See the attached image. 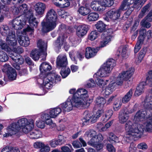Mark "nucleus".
Wrapping results in <instances>:
<instances>
[{
  "label": "nucleus",
  "instance_id": "nucleus-1",
  "mask_svg": "<svg viewBox=\"0 0 152 152\" xmlns=\"http://www.w3.org/2000/svg\"><path fill=\"white\" fill-rule=\"evenodd\" d=\"M88 91L85 89H78L72 97V101L75 106L86 108L89 106L92 99L88 98Z\"/></svg>",
  "mask_w": 152,
  "mask_h": 152
},
{
  "label": "nucleus",
  "instance_id": "nucleus-2",
  "mask_svg": "<svg viewBox=\"0 0 152 152\" xmlns=\"http://www.w3.org/2000/svg\"><path fill=\"white\" fill-rule=\"evenodd\" d=\"M20 124L22 127V131L28 133V135L30 138L37 139L42 137V133L39 130L33 129L34 126V120L33 119L28 120L23 118L19 121Z\"/></svg>",
  "mask_w": 152,
  "mask_h": 152
},
{
  "label": "nucleus",
  "instance_id": "nucleus-3",
  "mask_svg": "<svg viewBox=\"0 0 152 152\" xmlns=\"http://www.w3.org/2000/svg\"><path fill=\"white\" fill-rule=\"evenodd\" d=\"M57 18V15L53 10H48L41 23L42 31L48 32L54 29L58 23Z\"/></svg>",
  "mask_w": 152,
  "mask_h": 152
},
{
  "label": "nucleus",
  "instance_id": "nucleus-4",
  "mask_svg": "<svg viewBox=\"0 0 152 152\" xmlns=\"http://www.w3.org/2000/svg\"><path fill=\"white\" fill-rule=\"evenodd\" d=\"M144 127L141 124L133 123L130 121L125 124L127 137L129 139H134L135 138L140 137L143 134Z\"/></svg>",
  "mask_w": 152,
  "mask_h": 152
},
{
  "label": "nucleus",
  "instance_id": "nucleus-5",
  "mask_svg": "<svg viewBox=\"0 0 152 152\" xmlns=\"http://www.w3.org/2000/svg\"><path fill=\"white\" fill-rule=\"evenodd\" d=\"M145 106L146 109L140 110L137 112L134 117L135 121H142L147 119L151 115V110H152V96H148L145 100Z\"/></svg>",
  "mask_w": 152,
  "mask_h": 152
},
{
  "label": "nucleus",
  "instance_id": "nucleus-6",
  "mask_svg": "<svg viewBox=\"0 0 152 152\" xmlns=\"http://www.w3.org/2000/svg\"><path fill=\"white\" fill-rule=\"evenodd\" d=\"M0 32L2 36L7 37L6 41L9 45L14 47L17 45V41L15 31H10L8 26L3 25L0 27Z\"/></svg>",
  "mask_w": 152,
  "mask_h": 152
},
{
  "label": "nucleus",
  "instance_id": "nucleus-7",
  "mask_svg": "<svg viewBox=\"0 0 152 152\" xmlns=\"http://www.w3.org/2000/svg\"><path fill=\"white\" fill-rule=\"evenodd\" d=\"M8 51H10V57L13 61V66L16 69H19V65L22 64L24 60L23 58L19 55H17V53L20 54L22 53L23 50L22 48L18 47L17 48L13 47L12 49H10Z\"/></svg>",
  "mask_w": 152,
  "mask_h": 152
},
{
  "label": "nucleus",
  "instance_id": "nucleus-8",
  "mask_svg": "<svg viewBox=\"0 0 152 152\" xmlns=\"http://www.w3.org/2000/svg\"><path fill=\"white\" fill-rule=\"evenodd\" d=\"M115 65L116 62L113 59H108L102 65L96 75L101 77L108 76Z\"/></svg>",
  "mask_w": 152,
  "mask_h": 152
},
{
  "label": "nucleus",
  "instance_id": "nucleus-9",
  "mask_svg": "<svg viewBox=\"0 0 152 152\" xmlns=\"http://www.w3.org/2000/svg\"><path fill=\"white\" fill-rule=\"evenodd\" d=\"M119 75L117 77L111 81L103 90L105 95H109L116 89L117 86H121L124 81Z\"/></svg>",
  "mask_w": 152,
  "mask_h": 152
},
{
  "label": "nucleus",
  "instance_id": "nucleus-10",
  "mask_svg": "<svg viewBox=\"0 0 152 152\" xmlns=\"http://www.w3.org/2000/svg\"><path fill=\"white\" fill-rule=\"evenodd\" d=\"M37 45L39 50L34 49L31 51L30 53V56L35 61L39 59L40 52L45 51L47 49L46 44L41 39L38 41Z\"/></svg>",
  "mask_w": 152,
  "mask_h": 152
},
{
  "label": "nucleus",
  "instance_id": "nucleus-11",
  "mask_svg": "<svg viewBox=\"0 0 152 152\" xmlns=\"http://www.w3.org/2000/svg\"><path fill=\"white\" fill-rule=\"evenodd\" d=\"M146 83L150 86H152V71H150L148 72L146 82L143 81L141 82L136 88L134 93L135 96H138L143 92L145 86L146 85Z\"/></svg>",
  "mask_w": 152,
  "mask_h": 152
},
{
  "label": "nucleus",
  "instance_id": "nucleus-12",
  "mask_svg": "<svg viewBox=\"0 0 152 152\" xmlns=\"http://www.w3.org/2000/svg\"><path fill=\"white\" fill-rule=\"evenodd\" d=\"M23 118L17 120V121L13 123L7 128V132L3 134L4 137H7L16 134L19 130L20 128L22 131V127L20 124L19 121Z\"/></svg>",
  "mask_w": 152,
  "mask_h": 152
},
{
  "label": "nucleus",
  "instance_id": "nucleus-13",
  "mask_svg": "<svg viewBox=\"0 0 152 152\" xmlns=\"http://www.w3.org/2000/svg\"><path fill=\"white\" fill-rule=\"evenodd\" d=\"M26 20L23 16L17 17L10 23L12 28L16 30L22 29L26 24Z\"/></svg>",
  "mask_w": 152,
  "mask_h": 152
},
{
  "label": "nucleus",
  "instance_id": "nucleus-14",
  "mask_svg": "<svg viewBox=\"0 0 152 152\" xmlns=\"http://www.w3.org/2000/svg\"><path fill=\"white\" fill-rule=\"evenodd\" d=\"M113 32L112 29L110 28L102 34L100 47L102 48L105 47L111 41L113 37V36H111Z\"/></svg>",
  "mask_w": 152,
  "mask_h": 152
},
{
  "label": "nucleus",
  "instance_id": "nucleus-15",
  "mask_svg": "<svg viewBox=\"0 0 152 152\" xmlns=\"http://www.w3.org/2000/svg\"><path fill=\"white\" fill-rule=\"evenodd\" d=\"M12 12L15 14L21 15V16H23L25 18L28 15V12H31L28 10L27 5L25 4L20 5L18 7H13Z\"/></svg>",
  "mask_w": 152,
  "mask_h": 152
},
{
  "label": "nucleus",
  "instance_id": "nucleus-16",
  "mask_svg": "<svg viewBox=\"0 0 152 152\" xmlns=\"http://www.w3.org/2000/svg\"><path fill=\"white\" fill-rule=\"evenodd\" d=\"M59 106L61 107L62 111L64 113L66 112H69L72 110L73 107L77 108H81V106H77L74 104L72 101V98L71 99L69 98L65 102L61 104Z\"/></svg>",
  "mask_w": 152,
  "mask_h": 152
},
{
  "label": "nucleus",
  "instance_id": "nucleus-17",
  "mask_svg": "<svg viewBox=\"0 0 152 152\" xmlns=\"http://www.w3.org/2000/svg\"><path fill=\"white\" fill-rule=\"evenodd\" d=\"M146 31L145 29L141 28L139 30L140 36L138 40L135 45L134 48L135 53H137L141 48V45L143 43L145 37L146 36Z\"/></svg>",
  "mask_w": 152,
  "mask_h": 152
},
{
  "label": "nucleus",
  "instance_id": "nucleus-18",
  "mask_svg": "<svg viewBox=\"0 0 152 152\" xmlns=\"http://www.w3.org/2000/svg\"><path fill=\"white\" fill-rule=\"evenodd\" d=\"M38 116L40 117V119L44 121L46 124L49 126L50 127L53 128L56 126V124L53 122L48 111L42 113L38 115Z\"/></svg>",
  "mask_w": 152,
  "mask_h": 152
},
{
  "label": "nucleus",
  "instance_id": "nucleus-19",
  "mask_svg": "<svg viewBox=\"0 0 152 152\" xmlns=\"http://www.w3.org/2000/svg\"><path fill=\"white\" fill-rule=\"evenodd\" d=\"M135 111V110L134 108L128 111L126 108L122 110L119 114V119L120 122L122 124L126 122L129 119V114L132 113Z\"/></svg>",
  "mask_w": 152,
  "mask_h": 152
},
{
  "label": "nucleus",
  "instance_id": "nucleus-20",
  "mask_svg": "<svg viewBox=\"0 0 152 152\" xmlns=\"http://www.w3.org/2000/svg\"><path fill=\"white\" fill-rule=\"evenodd\" d=\"M4 70L7 69V75L9 80H14L16 79L17 74L15 69L11 67L9 65L4 66Z\"/></svg>",
  "mask_w": 152,
  "mask_h": 152
},
{
  "label": "nucleus",
  "instance_id": "nucleus-21",
  "mask_svg": "<svg viewBox=\"0 0 152 152\" xmlns=\"http://www.w3.org/2000/svg\"><path fill=\"white\" fill-rule=\"evenodd\" d=\"M90 28L88 25L83 24L80 25L77 28L76 34L79 37H81L85 35Z\"/></svg>",
  "mask_w": 152,
  "mask_h": 152
},
{
  "label": "nucleus",
  "instance_id": "nucleus-22",
  "mask_svg": "<svg viewBox=\"0 0 152 152\" xmlns=\"http://www.w3.org/2000/svg\"><path fill=\"white\" fill-rule=\"evenodd\" d=\"M121 12L119 8L117 9H113L107 12V16L113 20H116L120 17Z\"/></svg>",
  "mask_w": 152,
  "mask_h": 152
},
{
  "label": "nucleus",
  "instance_id": "nucleus-23",
  "mask_svg": "<svg viewBox=\"0 0 152 152\" xmlns=\"http://www.w3.org/2000/svg\"><path fill=\"white\" fill-rule=\"evenodd\" d=\"M66 38V36L65 37L62 35L59 36L55 43L56 50L58 51L62 45H64V47L65 48L66 45L65 39Z\"/></svg>",
  "mask_w": 152,
  "mask_h": 152
},
{
  "label": "nucleus",
  "instance_id": "nucleus-24",
  "mask_svg": "<svg viewBox=\"0 0 152 152\" xmlns=\"http://www.w3.org/2000/svg\"><path fill=\"white\" fill-rule=\"evenodd\" d=\"M124 3H126L130 6H132L134 8H137V9H140L143 5L145 1L143 0H123Z\"/></svg>",
  "mask_w": 152,
  "mask_h": 152
},
{
  "label": "nucleus",
  "instance_id": "nucleus-25",
  "mask_svg": "<svg viewBox=\"0 0 152 152\" xmlns=\"http://www.w3.org/2000/svg\"><path fill=\"white\" fill-rule=\"evenodd\" d=\"M124 3H126L130 6H132L134 8H137V9H140L143 5L145 1L143 0H123Z\"/></svg>",
  "mask_w": 152,
  "mask_h": 152
},
{
  "label": "nucleus",
  "instance_id": "nucleus-26",
  "mask_svg": "<svg viewBox=\"0 0 152 152\" xmlns=\"http://www.w3.org/2000/svg\"><path fill=\"white\" fill-rule=\"evenodd\" d=\"M119 8L121 11L126 10L124 14L125 15H127V16L126 17H127L129 16L134 10L133 7L132 6H130L126 3H124V0L121 2V5Z\"/></svg>",
  "mask_w": 152,
  "mask_h": 152
},
{
  "label": "nucleus",
  "instance_id": "nucleus-27",
  "mask_svg": "<svg viewBox=\"0 0 152 152\" xmlns=\"http://www.w3.org/2000/svg\"><path fill=\"white\" fill-rule=\"evenodd\" d=\"M67 64V58L65 55H60L56 60V64L58 67L64 68Z\"/></svg>",
  "mask_w": 152,
  "mask_h": 152
},
{
  "label": "nucleus",
  "instance_id": "nucleus-28",
  "mask_svg": "<svg viewBox=\"0 0 152 152\" xmlns=\"http://www.w3.org/2000/svg\"><path fill=\"white\" fill-rule=\"evenodd\" d=\"M134 69L130 67L127 71L122 72L119 75L124 81H127L134 74Z\"/></svg>",
  "mask_w": 152,
  "mask_h": 152
},
{
  "label": "nucleus",
  "instance_id": "nucleus-29",
  "mask_svg": "<svg viewBox=\"0 0 152 152\" xmlns=\"http://www.w3.org/2000/svg\"><path fill=\"white\" fill-rule=\"evenodd\" d=\"M52 67L48 63L44 62L42 63L40 66V70L41 74L40 75V77L42 75H47L48 72L51 69Z\"/></svg>",
  "mask_w": 152,
  "mask_h": 152
},
{
  "label": "nucleus",
  "instance_id": "nucleus-30",
  "mask_svg": "<svg viewBox=\"0 0 152 152\" xmlns=\"http://www.w3.org/2000/svg\"><path fill=\"white\" fill-rule=\"evenodd\" d=\"M103 139V137L102 134H97L95 136L92 137L88 142V144L93 147L95 146L98 143L101 142Z\"/></svg>",
  "mask_w": 152,
  "mask_h": 152
},
{
  "label": "nucleus",
  "instance_id": "nucleus-31",
  "mask_svg": "<svg viewBox=\"0 0 152 152\" xmlns=\"http://www.w3.org/2000/svg\"><path fill=\"white\" fill-rule=\"evenodd\" d=\"M98 51L97 48H95L90 47H87L86 49L85 53L86 58L89 59L95 56Z\"/></svg>",
  "mask_w": 152,
  "mask_h": 152
},
{
  "label": "nucleus",
  "instance_id": "nucleus-32",
  "mask_svg": "<svg viewBox=\"0 0 152 152\" xmlns=\"http://www.w3.org/2000/svg\"><path fill=\"white\" fill-rule=\"evenodd\" d=\"M35 10L36 13L39 15H42L46 9L45 4L41 2L37 3L34 6Z\"/></svg>",
  "mask_w": 152,
  "mask_h": 152
},
{
  "label": "nucleus",
  "instance_id": "nucleus-33",
  "mask_svg": "<svg viewBox=\"0 0 152 152\" xmlns=\"http://www.w3.org/2000/svg\"><path fill=\"white\" fill-rule=\"evenodd\" d=\"M17 38L18 43L22 46L26 47L29 44V39L28 37H23L18 35H17Z\"/></svg>",
  "mask_w": 152,
  "mask_h": 152
},
{
  "label": "nucleus",
  "instance_id": "nucleus-34",
  "mask_svg": "<svg viewBox=\"0 0 152 152\" xmlns=\"http://www.w3.org/2000/svg\"><path fill=\"white\" fill-rule=\"evenodd\" d=\"M52 75H48L46 76L42 75V77H40V78H39L37 79V81L38 83L41 85L44 84H47L49 83L50 82H52L53 81L52 77L51 76Z\"/></svg>",
  "mask_w": 152,
  "mask_h": 152
},
{
  "label": "nucleus",
  "instance_id": "nucleus-35",
  "mask_svg": "<svg viewBox=\"0 0 152 152\" xmlns=\"http://www.w3.org/2000/svg\"><path fill=\"white\" fill-rule=\"evenodd\" d=\"M28 13V15L26 17V21L27 20H28L29 23L31 26L37 27L38 22L36 20V18L34 17L32 12Z\"/></svg>",
  "mask_w": 152,
  "mask_h": 152
},
{
  "label": "nucleus",
  "instance_id": "nucleus-36",
  "mask_svg": "<svg viewBox=\"0 0 152 152\" xmlns=\"http://www.w3.org/2000/svg\"><path fill=\"white\" fill-rule=\"evenodd\" d=\"M95 106L97 107L103 108L106 102L105 99L101 97H97L95 100Z\"/></svg>",
  "mask_w": 152,
  "mask_h": 152
},
{
  "label": "nucleus",
  "instance_id": "nucleus-37",
  "mask_svg": "<svg viewBox=\"0 0 152 152\" xmlns=\"http://www.w3.org/2000/svg\"><path fill=\"white\" fill-rule=\"evenodd\" d=\"M61 111V109L59 107H57L51 109L48 111L49 114L52 118H55L56 117Z\"/></svg>",
  "mask_w": 152,
  "mask_h": 152
},
{
  "label": "nucleus",
  "instance_id": "nucleus-38",
  "mask_svg": "<svg viewBox=\"0 0 152 152\" xmlns=\"http://www.w3.org/2000/svg\"><path fill=\"white\" fill-rule=\"evenodd\" d=\"M151 111V115L147 119L146 122L144 124L145 129L149 132H152V110Z\"/></svg>",
  "mask_w": 152,
  "mask_h": 152
},
{
  "label": "nucleus",
  "instance_id": "nucleus-39",
  "mask_svg": "<svg viewBox=\"0 0 152 152\" xmlns=\"http://www.w3.org/2000/svg\"><path fill=\"white\" fill-rule=\"evenodd\" d=\"M79 139L80 142L75 140L73 142L72 144L74 148H81L82 146V145L83 146L86 145V143L82 138H80Z\"/></svg>",
  "mask_w": 152,
  "mask_h": 152
},
{
  "label": "nucleus",
  "instance_id": "nucleus-40",
  "mask_svg": "<svg viewBox=\"0 0 152 152\" xmlns=\"http://www.w3.org/2000/svg\"><path fill=\"white\" fill-rule=\"evenodd\" d=\"M99 18V14L95 12H91L87 16V20L89 21H93L96 20Z\"/></svg>",
  "mask_w": 152,
  "mask_h": 152
},
{
  "label": "nucleus",
  "instance_id": "nucleus-41",
  "mask_svg": "<svg viewBox=\"0 0 152 152\" xmlns=\"http://www.w3.org/2000/svg\"><path fill=\"white\" fill-rule=\"evenodd\" d=\"M98 5L96 11L102 13L106 7H108L107 4L104 1H102L100 3H98Z\"/></svg>",
  "mask_w": 152,
  "mask_h": 152
},
{
  "label": "nucleus",
  "instance_id": "nucleus-42",
  "mask_svg": "<svg viewBox=\"0 0 152 152\" xmlns=\"http://www.w3.org/2000/svg\"><path fill=\"white\" fill-rule=\"evenodd\" d=\"M132 94V90L131 89L122 98V102H123L126 103L129 102L131 98Z\"/></svg>",
  "mask_w": 152,
  "mask_h": 152
},
{
  "label": "nucleus",
  "instance_id": "nucleus-43",
  "mask_svg": "<svg viewBox=\"0 0 152 152\" xmlns=\"http://www.w3.org/2000/svg\"><path fill=\"white\" fill-rule=\"evenodd\" d=\"M103 113L104 110L102 109L98 110L97 111L95 115H93V117H92V118L91 119V122L92 123H95L97 119L101 116Z\"/></svg>",
  "mask_w": 152,
  "mask_h": 152
},
{
  "label": "nucleus",
  "instance_id": "nucleus-44",
  "mask_svg": "<svg viewBox=\"0 0 152 152\" xmlns=\"http://www.w3.org/2000/svg\"><path fill=\"white\" fill-rule=\"evenodd\" d=\"M109 135V138L107 139L108 141L110 143H113L114 142H119L118 137L113 133H110Z\"/></svg>",
  "mask_w": 152,
  "mask_h": 152
},
{
  "label": "nucleus",
  "instance_id": "nucleus-45",
  "mask_svg": "<svg viewBox=\"0 0 152 152\" xmlns=\"http://www.w3.org/2000/svg\"><path fill=\"white\" fill-rule=\"evenodd\" d=\"M95 26L96 29L99 32H102L105 29L106 25L102 21H98Z\"/></svg>",
  "mask_w": 152,
  "mask_h": 152
},
{
  "label": "nucleus",
  "instance_id": "nucleus-46",
  "mask_svg": "<svg viewBox=\"0 0 152 152\" xmlns=\"http://www.w3.org/2000/svg\"><path fill=\"white\" fill-rule=\"evenodd\" d=\"M126 51V47L125 46H121L118 49L117 54L118 56H121L123 57L124 56Z\"/></svg>",
  "mask_w": 152,
  "mask_h": 152
},
{
  "label": "nucleus",
  "instance_id": "nucleus-47",
  "mask_svg": "<svg viewBox=\"0 0 152 152\" xmlns=\"http://www.w3.org/2000/svg\"><path fill=\"white\" fill-rule=\"evenodd\" d=\"M85 115L82 120L84 124H87L90 121L91 123H92L91 122V119L92 117H93V114L90 113H87L86 112L85 113Z\"/></svg>",
  "mask_w": 152,
  "mask_h": 152
},
{
  "label": "nucleus",
  "instance_id": "nucleus-48",
  "mask_svg": "<svg viewBox=\"0 0 152 152\" xmlns=\"http://www.w3.org/2000/svg\"><path fill=\"white\" fill-rule=\"evenodd\" d=\"M70 70L69 68L67 67L62 68L60 74L63 78L66 77L69 74Z\"/></svg>",
  "mask_w": 152,
  "mask_h": 152
},
{
  "label": "nucleus",
  "instance_id": "nucleus-49",
  "mask_svg": "<svg viewBox=\"0 0 152 152\" xmlns=\"http://www.w3.org/2000/svg\"><path fill=\"white\" fill-rule=\"evenodd\" d=\"M78 11L80 15L85 16L90 12V10L88 8L86 7H81L79 9Z\"/></svg>",
  "mask_w": 152,
  "mask_h": 152
},
{
  "label": "nucleus",
  "instance_id": "nucleus-50",
  "mask_svg": "<svg viewBox=\"0 0 152 152\" xmlns=\"http://www.w3.org/2000/svg\"><path fill=\"white\" fill-rule=\"evenodd\" d=\"M96 132L93 129L89 130L86 132L85 134L84 137L87 138L92 137L95 136L97 135Z\"/></svg>",
  "mask_w": 152,
  "mask_h": 152
},
{
  "label": "nucleus",
  "instance_id": "nucleus-51",
  "mask_svg": "<svg viewBox=\"0 0 152 152\" xmlns=\"http://www.w3.org/2000/svg\"><path fill=\"white\" fill-rule=\"evenodd\" d=\"M8 57L6 53L2 51H0V61L4 62L7 61Z\"/></svg>",
  "mask_w": 152,
  "mask_h": 152
},
{
  "label": "nucleus",
  "instance_id": "nucleus-52",
  "mask_svg": "<svg viewBox=\"0 0 152 152\" xmlns=\"http://www.w3.org/2000/svg\"><path fill=\"white\" fill-rule=\"evenodd\" d=\"M98 36V32L96 31H92L90 33L88 39L91 40L93 41Z\"/></svg>",
  "mask_w": 152,
  "mask_h": 152
},
{
  "label": "nucleus",
  "instance_id": "nucleus-53",
  "mask_svg": "<svg viewBox=\"0 0 152 152\" xmlns=\"http://www.w3.org/2000/svg\"><path fill=\"white\" fill-rule=\"evenodd\" d=\"M113 111L112 110H109L105 113V115L103 116L104 119L103 121L106 122L111 117L113 114Z\"/></svg>",
  "mask_w": 152,
  "mask_h": 152
},
{
  "label": "nucleus",
  "instance_id": "nucleus-54",
  "mask_svg": "<svg viewBox=\"0 0 152 152\" xmlns=\"http://www.w3.org/2000/svg\"><path fill=\"white\" fill-rule=\"evenodd\" d=\"M122 105V102L120 100H117L115 101L113 104V108L115 111L118 110L120 108Z\"/></svg>",
  "mask_w": 152,
  "mask_h": 152
},
{
  "label": "nucleus",
  "instance_id": "nucleus-55",
  "mask_svg": "<svg viewBox=\"0 0 152 152\" xmlns=\"http://www.w3.org/2000/svg\"><path fill=\"white\" fill-rule=\"evenodd\" d=\"M0 48L5 51H9L10 50L7 44L2 40H0Z\"/></svg>",
  "mask_w": 152,
  "mask_h": 152
},
{
  "label": "nucleus",
  "instance_id": "nucleus-56",
  "mask_svg": "<svg viewBox=\"0 0 152 152\" xmlns=\"http://www.w3.org/2000/svg\"><path fill=\"white\" fill-rule=\"evenodd\" d=\"M45 122L40 118L39 120H37L36 122L37 126L39 128L43 129L45 126Z\"/></svg>",
  "mask_w": 152,
  "mask_h": 152
},
{
  "label": "nucleus",
  "instance_id": "nucleus-57",
  "mask_svg": "<svg viewBox=\"0 0 152 152\" xmlns=\"http://www.w3.org/2000/svg\"><path fill=\"white\" fill-rule=\"evenodd\" d=\"M53 81L52 82H50L49 83L47 84H44L41 85L43 87L44 89L46 91H47V90L50 89L53 87Z\"/></svg>",
  "mask_w": 152,
  "mask_h": 152
},
{
  "label": "nucleus",
  "instance_id": "nucleus-58",
  "mask_svg": "<svg viewBox=\"0 0 152 152\" xmlns=\"http://www.w3.org/2000/svg\"><path fill=\"white\" fill-rule=\"evenodd\" d=\"M96 83L97 85L100 87H103L107 84L106 82L101 79H97Z\"/></svg>",
  "mask_w": 152,
  "mask_h": 152
},
{
  "label": "nucleus",
  "instance_id": "nucleus-59",
  "mask_svg": "<svg viewBox=\"0 0 152 152\" xmlns=\"http://www.w3.org/2000/svg\"><path fill=\"white\" fill-rule=\"evenodd\" d=\"M137 148L139 149L145 150L148 149V146L146 143L143 142L137 145Z\"/></svg>",
  "mask_w": 152,
  "mask_h": 152
},
{
  "label": "nucleus",
  "instance_id": "nucleus-60",
  "mask_svg": "<svg viewBox=\"0 0 152 152\" xmlns=\"http://www.w3.org/2000/svg\"><path fill=\"white\" fill-rule=\"evenodd\" d=\"M140 24L143 27L147 28H149L151 26V23L146 21L145 19H143L141 21Z\"/></svg>",
  "mask_w": 152,
  "mask_h": 152
},
{
  "label": "nucleus",
  "instance_id": "nucleus-61",
  "mask_svg": "<svg viewBox=\"0 0 152 152\" xmlns=\"http://www.w3.org/2000/svg\"><path fill=\"white\" fill-rule=\"evenodd\" d=\"M95 81L92 79H90L87 82L86 87L88 88L93 87L96 86Z\"/></svg>",
  "mask_w": 152,
  "mask_h": 152
},
{
  "label": "nucleus",
  "instance_id": "nucleus-62",
  "mask_svg": "<svg viewBox=\"0 0 152 152\" xmlns=\"http://www.w3.org/2000/svg\"><path fill=\"white\" fill-rule=\"evenodd\" d=\"M59 139L57 140L58 145H61L64 144L66 141V138L64 136L60 135L58 137Z\"/></svg>",
  "mask_w": 152,
  "mask_h": 152
},
{
  "label": "nucleus",
  "instance_id": "nucleus-63",
  "mask_svg": "<svg viewBox=\"0 0 152 152\" xmlns=\"http://www.w3.org/2000/svg\"><path fill=\"white\" fill-rule=\"evenodd\" d=\"M50 150L49 146L48 145H45L44 144V146H42V148L40 149L41 152H49Z\"/></svg>",
  "mask_w": 152,
  "mask_h": 152
},
{
  "label": "nucleus",
  "instance_id": "nucleus-64",
  "mask_svg": "<svg viewBox=\"0 0 152 152\" xmlns=\"http://www.w3.org/2000/svg\"><path fill=\"white\" fill-rule=\"evenodd\" d=\"M107 149L109 152H115V149L113 145L110 144H108L106 146Z\"/></svg>",
  "mask_w": 152,
  "mask_h": 152
}]
</instances>
